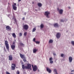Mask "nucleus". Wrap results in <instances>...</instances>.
I'll list each match as a JSON object with an SVG mask.
<instances>
[{
	"label": "nucleus",
	"mask_w": 74,
	"mask_h": 74,
	"mask_svg": "<svg viewBox=\"0 0 74 74\" xmlns=\"http://www.w3.org/2000/svg\"><path fill=\"white\" fill-rule=\"evenodd\" d=\"M21 0H18V2H19L20 1H21Z\"/></svg>",
	"instance_id": "nucleus-44"
},
{
	"label": "nucleus",
	"mask_w": 74,
	"mask_h": 74,
	"mask_svg": "<svg viewBox=\"0 0 74 74\" xmlns=\"http://www.w3.org/2000/svg\"><path fill=\"white\" fill-rule=\"evenodd\" d=\"M64 56V54H61V57H63Z\"/></svg>",
	"instance_id": "nucleus-35"
},
{
	"label": "nucleus",
	"mask_w": 74,
	"mask_h": 74,
	"mask_svg": "<svg viewBox=\"0 0 74 74\" xmlns=\"http://www.w3.org/2000/svg\"><path fill=\"white\" fill-rule=\"evenodd\" d=\"M53 54L54 56H56V54L55 53H53Z\"/></svg>",
	"instance_id": "nucleus-40"
},
{
	"label": "nucleus",
	"mask_w": 74,
	"mask_h": 74,
	"mask_svg": "<svg viewBox=\"0 0 74 74\" xmlns=\"http://www.w3.org/2000/svg\"><path fill=\"white\" fill-rule=\"evenodd\" d=\"M32 67L33 68V70L34 71H36V65L34 66V67L33 66V65H32Z\"/></svg>",
	"instance_id": "nucleus-9"
},
{
	"label": "nucleus",
	"mask_w": 74,
	"mask_h": 74,
	"mask_svg": "<svg viewBox=\"0 0 74 74\" xmlns=\"http://www.w3.org/2000/svg\"><path fill=\"white\" fill-rule=\"evenodd\" d=\"M15 42H13V44H14V45H15Z\"/></svg>",
	"instance_id": "nucleus-37"
},
{
	"label": "nucleus",
	"mask_w": 74,
	"mask_h": 74,
	"mask_svg": "<svg viewBox=\"0 0 74 74\" xmlns=\"http://www.w3.org/2000/svg\"><path fill=\"white\" fill-rule=\"evenodd\" d=\"M36 10H35V11H36Z\"/></svg>",
	"instance_id": "nucleus-55"
},
{
	"label": "nucleus",
	"mask_w": 74,
	"mask_h": 74,
	"mask_svg": "<svg viewBox=\"0 0 74 74\" xmlns=\"http://www.w3.org/2000/svg\"><path fill=\"white\" fill-rule=\"evenodd\" d=\"M10 10H11L10 8V7H8V10H9V11H10Z\"/></svg>",
	"instance_id": "nucleus-29"
},
{
	"label": "nucleus",
	"mask_w": 74,
	"mask_h": 74,
	"mask_svg": "<svg viewBox=\"0 0 74 74\" xmlns=\"http://www.w3.org/2000/svg\"><path fill=\"white\" fill-rule=\"evenodd\" d=\"M36 30V28H34L32 29V32H34Z\"/></svg>",
	"instance_id": "nucleus-25"
},
{
	"label": "nucleus",
	"mask_w": 74,
	"mask_h": 74,
	"mask_svg": "<svg viewBox=\"0 0 74 74\" xmlns=\"http://www.w3.org/2000/svg\"><path fill=\"white\" fill-rule=\"evenodd\" d=\"M6 74H10V73H9V72H6Z\"/></svg>",
	"instance_id": "nucleus-33"
},
{
	"label": "nucleus",
	"mask_w": 74,
	"mask_h": 74,
	"mask_svg": "<svg viewBox=\"0 0 74 74\" xmlns=\"http://www.w3.org/2000/svg\"><path fill=\"white\" fill-rule=\"evenodd\" d=\"M12 8L15 11H16L17 10V8L16 7V6H14V5H12Z\"/></svg>",
	"instance_id": "nucleus-16"
},
{
	"label": "nucleus",
	"mask_w": 74,
	"mask_h": 74,
	"mask_svg": "<svg viewBox=\"0 0 74 74\" xmlns=\"http://www.w3.org/2000/svg\"><path fill=\"white\" fill-rule=\"evenodd\" d=\"M38 5L39 7H42V4L41 3H38Z\"/></svg>",
	"instance_id": "nucleus-20"
},
{
	"label": "nucleus",
	"mask_w": 74,
	"mask_h": 74,
	"mask_svg": "<svg viewBox=\"0 0 74 74\" xmlns=\"http://www.w3.org/2000/svg\"><path fill=\"white\" fill-rule=\"evenodd\" d=\"M21 45H23V44L22 43H21Z\"/></svg>",
	"instance_id": "nucleus-45"
},
{
	"label": "nucleus",
	"mask_w": 74,
	"mask_h": 74,
	"mask_svg": "<svg viewBox=\"0 0 74 74\" xmlns=\"http://www.w3.org/2000/svg\"><path fill=\"white\" fill-rule=\"evenodd\" d=\"M24 36H26V35H27V32H25V33H24Z\"/></svg>",
	"instance_id": "nucleus-27"
},
{
	"label": "nucleus",
	"mask_w": 74,
	"mask_h": 74,
	"mask_svg": "<svg viewBox=\"0 0 74 74\" xmlns=\"http://www.w3.org/2000/svg\"><path fill=\"white\" fill-rule=\"evenodd\" d=\"M38 71H39V70H38Z\"/></svg>",
	"instance_id": "nucleus-51"
},
{
	"label": "nucleus",
	"mask_w": 74,
	"mask_h": 74,
	"mask_svg": "<svg viewBox=\"0 0 74 74\" xmlns=\"http://www.w3.org/2000/svg\"><path fill=\"white\" fill-rule=\"evenodd\" d=\"M31 67H32L31 66V64H27V66L26 67L27 69H30L31 70H32Z\"/></svg>",
	"instance_id": "nucleus-8"
},
{
	"label": "nucleus",
	"mask_w": 74,
	"mask_h": 74,
	"mask_svg": "<svg viewBox=\"0 0 74 74\" xmlns=\"http://www.w3.org/2000/svg\"><path fill=\"white\" fill-rule=\"evenodd\" d=\"M40 42H39V41H37V44H40Z\"/></svg>",
	"instance_id": "nucleus-38"
},
{
	"label": "nucleus",
	"mask_w": 74,
	"mask_h": 74,
	"mask_svg": "<svg viewBox=\"0 0 74 74\" xmlns=\"http://www.w3.org/2000/svg\"><path fill=\"white\" fill-rule=\"evenodd\" d=\"M71 74H73V73H71Z\"/></svg>",
	"instance_id": "nucleus-52"
},
{
	"label": "nucleus",
	"mask_w": 74,
	"mask_h": 74,
	"mask_svg": "<svg viewBox=\"0 0 74 74\" xmlns=\"http://www.w3.org/2000/svg\"><path fill=\"white\" fill-rule=\"evenodd\" d=\"M34 2H32V4H34Z\"/></svg>",
	"instance_id": "nucleus-43"
},
{
	"label": "nucleus",
	"mask_w": 74,
	"mask_h": 74,
	"mask_svg": "<svg viewBox=\"0 0 74 74\" xmlns=\"http://www.w3.org/2000/svg\"><path fill=\"white\" fill-rule=\"evenodd\" d=\"M61 36V34L60 33H57L56 34V37L58 38H59Z\"/></svg>",
	"instance_id": "nucleus-11"
},
{
	"label": "nucleus",
	"mask_w": 74,
	"mask_h": 74,
	"mask_svg": "<svg viewBox=\"0 0 74 74\" xmlns=\"http://www.w3.org/2000/svg\"><path fill=\"white\" fill-rule=\"evenodd\" d=\"M25 20V17H23L22 18V20Z\"/></svg>",
	"instance_id": "nucleus-41"
},
{
	"label": "nucleus",
	"mask_w": 74,
	"mask_h": 74,
	"mask_svg": "<svg viewBox=\"0 0 74 74\" xmlns=\"http://www.w3.org/2000/svg\"><path fill=\"white\" fill-rule=\"evenodd\" d=\"M24 14H25V15H26V12H25L24 13Z\"/></svg>",
	"instance_id": "nucleus-42"
},
{
	"label": "nucleus",
	"mask_w": 74,
	"mask_h": 74,
	"mask_svg": "<svg viewBox=\"0 0 74 74\" xmlns=\"http://www.w3.org/2000/svg\"><path fill=\"white\" fill-rule=\"evenodd\" d=\"M46 70L49 73H51V70L49 68L47 67Z\"/></svg>",
	"instance_id": "nucleus-12"
},
{
	"label": "nucleus",
	"mask_w": 74,
	"mask_h": 74,
	"mask_svg": "<svg viewBox=\"0 0 74 74\" xmlns=\"http://www.w3.org/2000/svg\"><path fill=\"white\" fill-rule=\"evenodd\" d=\"M12 36H13V37L15 38H16V35L15 33H13L12 34Z\"/></svg>",
	"instance_id": "nucleus-21"
},
{
	"label": "nucleus",
	"mask_w": 74,
	"mask_h": 74,
	"mask_svg": "<svg viewBox=\"0 0 74 74\" xmlns=\"http://www.w3.org/2000/svg\"><path fill=\"white\" fill-rule=\"evenodd\" d=\"M22 33H19V36H22Z\"/></svg>",
	"instance_id": "nucleus-34"
},
{
	"label": "nucleus",
	"mask_w": 74,
	"mask_h": 74,
	"mask_svg": "<svg viewBox=\"0 0 74 74\" xmlns=\"http://www.w3.org/2000/svg\"><path fill=\"white\" fill-rule=\"evenodd\" d=\"M54 71L56 73H57V70H56L55 69L54 70Z\"/></svg>",
	"instance_id": "nucleus-31"
},
{
	"label": "nucleus",
	"mask_w": 74,
	"mask_h": 74,
	"mask_svg": "<svg viewBox=\"0 0 74 74\" xmlns=\"http://www.w3.org/2000/svg\"><path fill=\"white\" fill-rule=\"evenodd\" d=\"M23 60L24 62H26V59H23Z\"/></svg>",
	"instance_id": "nucleus-32"
},
{
	"label": "nucleus",
	"mask_w": 74,
	"mask_h": 74,
	"mask_svg": "<svg viewBox=\"0 0 74 74\" xmlns=\"http://www.w3.org/2000/svg\"><path fill=\"white\" fill-rule=\"evenodd\" d=\"M53 42V40H50L49 41V43H52Z\"/></svg>",
	"instance_id": "nucleus-23"
},
{
	"label": "nucleus",
	"mask_w": 74,
	"mask_h": 74,
	"mask_svg": "<svg viewBox=\"0 0 74 74\" xmlns=\"http://www.w3.org/2000/svg\"><path fill=\"white\" fill-rule=\"evenodd\" d=\"M6 30H7V31H11V28L9 26H6Z\"/></svg>",
	"instance_id": "nucleus-6"
},
{
	"label": "nucleus",
	"mask_w": 74,
	"mask_h": 74,
	"mask_svg": "<svg viewBox=\"0 0 74 74\" xmlns=\"http://www.w3.org/2000/svg\"><path fill=\"white\" fill-rule=\"evenodd\" d=\"M58 10L59 11L60 14H62L63 13V10L62 9L59 10V8H58Z\"/></svg>",
	"instance_id": "nucleus-10"
},
{
	"label": "nucleus",
	"mask_w": 74,
	"mask_h": 74,
	"mask_svg": "<svg viewBox=\"0 0 74 74\" xmlns=\"http://www.w3.org/2000/svg\"><path fill=\"white\" fill-rule=\"evenodd\" d=\"M16 5V4L15 3H14L13 4V5H14V6H15V5Z\"/></svg>",
	"instance_id": "nucleus-36"
},
{
	"label": "nucleus",
	"mask_w": 74,
	"mask_h": 74,
	"mask_svg": "<svg viewBox=\"0 0 74 74\" xmlns=\"http://www.w3.org/2000/svg\"><path fill=\"white\" fill-rule=\"evenodd\" d=\"M11 48L12 50H14V49L15 48V45H11Z\"/></svg>",
	"instance_id": "nucleus-14"
},
{
	"label": "nucleus",
	"mask_w": 74,
	"mask_h": 74,
	"mask_svg": "<svg viewBox=\"0 0 74 74\" xmlns=\"http://www.w3.org/2000/svg\"><path fill=\"white\" fill-rule=\"evenodd\" d=\"M33 41L34 42H36V44H37V41H36V38H34L33 39Z\"/></svg>",
	"instance_id": "nucleus-24"
},
{
	"label": "nucleus",
	"mask_w": 74,
	"mask_h": 74,
	"mask_svg": "<svg viewBox=\"0 0 74 74\" xmlns=\"http://www.w3.org/2000/svg\"><path fill=\"white\" fill-rule=\"evenodd\" d=\"M9 60L11 61L12 60V55H10L9 56Z\"/></svg>",
	"instance_id": "nucleus-13"
},
{
	"label": "nucleus",
	"mask_w": 74,
	"mask_h": 74,
	"mask_svg": "<svg viewBox=\"0 0 74 74\" xmlns=\"http://www.w3.org/2000/svg\"><path fill=\"white\" fill-rule=\"evenodd\" d=\"M37 50L36 48L34 49H33V53H36V52H37Z\"/></svg>",
	"instance_id": "nucleus-22"
},
{
	"label": "nucleus",
	"mask_w": 74,
	"mask_h": 74,
	"mask_svg": "<svg viewBox=\"0 0 74 74\" xmlns=\"http://www.w3.org/2000/svg\"><path fill=\"white\" fill-rule=\"evenodd\" d=\"M4 49H5V48H4Z\"/></svg>",
	"instance_id": "nucleus-54"
},
{
	"label": "nucleus",
	"mask_w": 74,
	"mask_h": 74,
	"mask_svg": "<svg viewBox=\"0 0 74 74\" xmlns=\"http://www.w3.org/2000/svg\"><path fill=\"white\" fill-rule=\"evenodd\" d=\"M19 71H17L16 73L17 74H19Z\"/></svg>",
	"instance_id": "nucleus-30"
},
{
	"label": "nucleus",
	"mask_w": 74,
	"mask_h": 74,
	"mask_svg": "<svg viewBox=\"0 0 74 74\" xmlns=\"http://www.w3.org/2000/svg\"><path fill=\"white\" fill-rule=\"evenodd\" d=\"M74 70H72V71H71V72H74Z\"/></svg>",
	"instance_id": "nucleus-46"
},
{
	"label": "nucleus",
	"mask_w": 74,
	"mask_h": 74,
	"mask_svg": "<svg viewBox=\"0 0 74 74\" xmlns=\"http://www.w3.org/2000/svg\"><path fill=\"white\" fill-rule=\"evenodd\" d=\"M54 26L55 27H57L58 26V25L57 23H56L54 24Z\"/></svg>",
	"instance_id": "nucleus-19"
},
{
	"label": "nucleus",
	"mask_w": 74,
	"mask_h": 74,
	"mask_svg": "<svg viewBox=\"0 0 74 74\" xmlns=\"http://www.w3.org/2000/svg\"><path fill=\"white\" fill-rule=\"evenodd\" d=\"M50 13L49 12L46 11L45 12V15L46 16L47 18H49V15L50 14Z\"/></svg>",
	"instance_id": "nucleus-3"
},
{
	"label": "nucleus",
	"mask_w": 74,
	"mask_h": 74,
	"mask_svg": "<svg viewBox=\"0 0 74 74\" xmlns=\"http://www.w3.org/2000/svg\"><path fill=\"white\" fill-rule=\"evenodd\" d=\"M61 22H64V20H61Z\"/></svg>",
	"instance_id": "nucleus-39"
},
{
	"label": "nucleus",
	"mask_w": 74,
	"mask_h": 74,
	"mask_svg": "<svg viewBox=\"0 0 74 74\" xmlns=\"http://www.w3.org/2000/svg\"><path fill=\"white\" fill-rule=\"evenodd\" d=\"M8 4H10V3H8Z\"/></svg>",
	"instance_id": "nucleus-50"
},
{
	"label": "nucleus",
	"mask_w": 74,
	"mask_h": 74,
	"mask_svg": "<svg viewBox=\"0 0 74 74\" xmlns=\"http://www.w3.org/2000/svg\"><path fill=\"white\" fill-rule=\"evenodd\" d=\"M69 60L70 62H72L73 60V58L71 57H70L69 58Z\"/></svg>",
	"instance_id": "nucleus-17"
},
{
	"label": "nucleus",
	"mask_w": 74,
	"mask_h": 74,
	"mask_svg": "<svg viewBox=\"0 0 74 74\" xmlns=\"http://www.w3.org/2000/svg\"><path fill=\"white\" fill-rule=\"evenodd\" d=\"M15 41H16V40H15Z\"/></svg>",
	"instance_id": "nucleus-53"
},
{
	"label": "nucleus",
	"mask_w": 74,
	"mask_h": 74,
	"mask_svg": "<svg viewBox=\"0 0 74 74\" xmlns=\"http://www.w3.org/2000/svg\"><path fill=\"white\" fill-rule=\"evenodd\" d=\"M12 19L14 23H16L17 21L16 20V19L15 18V17L14 16L12 18Z\"/></svg>",
	"instance_id": "nucleus-5"
},
{
	"label": "nucleus",
	"mask_w": 74,
	"mask_h": 74,
	"mask_svg": "<svg viewBox=\"0 0 74 74\" xmlns=\"http://www.w3.org/2000/svg\"><path fill=\"white\" fill-rule=\"evenodd\" d=\"M56 73V74H58L57 73Z\"/></svg>",
	"instance_id": "nucleus-49"
},
{
	"label": "nucleus",
	"mask_w": 74,
	"mask_h": 74,
	"mask_svg": "<svg viewBox=\"0 0 74 74\" xmlns=\"http://www.w3.org/2000/svg\"><path fill=\"white\" fill-rule=\"evenodd\" d=\"M22 68L23 70H24V69H27V66H25L24 64H23L22 65Z\"/></svg>",
	"instance_id": "nucleus-15"
},
{
	"label": "nucleus",
	"mask_w": 74,
	"mask_h": 74,
	"mask_svg": "<svg viewBox=\"0 0 74 74\" xmlns=\"http://www.w3.org/2000/svg\"><path fill=\"white\" fill-rule=\"evenodd\" d=\"M23 29L27 30L29 29V26L25 24L23 26Z\"/></svg>",
	"instance_id": "nucleus-2"
},
{
	"label": "nucleus",
	"mask_w": 74,
	"mask_h": 74,
	"mask_svg": "<svg viewBox=\"0 0 74 74\" xmlns=\"http://www.w3.org/2000/svg\"><path fill=\"white\" fill-rule=\"evenodd\" d=\"M53 58H51L49 59V60L50 61V63L51 64H52L53 63V61H52Z\"/></svg>",
	"instance_id": "nucleus-18"
},
{
	"label": "nucleus",
	"mask_w": 74,
	"mask_h": 74,
	"mask_svg": "<svg viewBox=\"0 0 74 74\" xmlns=\"http://www.w3.org/2000/svg\"><path fill=\"white\" fill-rule=\"evenodd\" d=\"M8 41H5V45L6 48L8 51L10 50V47H9V45L8 43Z\"/></svg>",
	"instance_id": "nucleus-1"
},
{
	"label": "nucleus",
	"mask_w": 74,
	"mask_h": 74,
	"mask_svg": "<svg viewBox=\"0 0 74 74\" xmlns=\"http://www.w3.org/2000/svg\"><path fill=\"white\" fill-rule=\"evenodd\" d=\"M20 57L22 59H26V57H25V55L22 54H21V53H20Z\"/></svg>",
	"instance_id": "nucleus-7"
},
{
	"label": "nucleus",
	"mask_w": 74,
	"mask_h": 74,
	"mask_svg": "<svg viewBox=\"0 0 74 74\" xmlns=\"http://www.w3.org/2000/svg\"><path fill=\"white\" fill-rule=\"evenodd\" d=\"M11 67L12 68V70H14L15 69L16 67V64H12Z\"/></svg>",
	"instance_id": "nucleus-4"
},
{
	"label": "nucleus",
	"mask_w": 74,
	"mask_h": 74,
	"mask_svg": "<svg viewBox=\"0 0 74 74\" xmlns=\"http://www.w3.org/2000/svg\"><path fill=\"white\" fill-rule=\"evenodd\" d=\"M69 8H70V7H69Z\"/></svg>",
	"instance_id": "nucleus-48"
},
{
	"label": "nucleus",
	"mask_w": 74,
	"mask_h": 74,
	"mask_svg": "<svg viewBox=\"0 0 74 74\" xmlns=\"http://www.w3.org/2000/svg\"><path fill=\"white\" fill-rule=\"evenodd\" d=\"M40 27L41 28H44V25L42 24H41V25H40Z\"/></svg>",
	"instance_id": "nucleus-26"
},
{
	"label": "nucleus",
	"mask_w": 74,
	"mask_h": 74,
	"mask_svg": "<svg viewBox=\"0 0 74 74\" xmlns=\"http://www.w3.org/2000/svg\"><path fill=\"white\" fill-rule=\"evenodd\" d=\"M71 44L73 45L74 46V41H71Z\"/></svg>",
	"instance_id": "nucleus-28"
},
{
	"label": "nucleus",
	"mask_w": 74,
	"mask_h": 74,
	"mask_svg": "<svg viewBox=\"0 0 74 74\" xmlns=\"http://www.w3.org/2000/svg\"><path fill=\"white\" fill-rule=\"evenodd\" d=\"M23 64V62L21 63V64Z\"/></svg>",
	"instance_id": "nucleus-47"
}]
</instances>
